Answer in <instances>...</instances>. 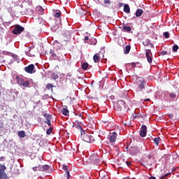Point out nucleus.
<instances>
[{
    "instance_id": "obj_1",
    "label": "nucleus",
    "mask_w": 179,
    "mask_h": 179,
    "mask_svg": "<svg viewBox=\"0 0 179 179\" xmlns=\"http://www.w3.org/2000/svg\"><path fill=\"white\" fill-rule=\"evenodd\" d=\"M81 139L87 143H93L94 142V137L90 133H86L85 130L81 131Z\"/></svg>"
},
{
    "instance_id": "obj_2",
    "label": "nucleus",
    "mask_w": 179,
    "mask_h": 179,
    "mask_svg": "<svg viewBox=\"0 0 179 179\" xmlns=\"http://www.w3.org/2000/svg\"><path fill=\"white\" fill-rule=\"evenodd\" d=\"M136 83L138 88L136 89V93H139V92H142L145 89V86L146 85V81L143 78H138L136 80Z\"/></svg>"
},
{
    "instance_id": "obj_3",
    "label": "nucleus",
    "mask_w": 179,
    "mask_h": 179,
    "mask_svg": "<svg viewBox=\"0 0 179 179\" xmlns=\"http://www.w3.org/2000/svg\"><path fill=\"white\" fill-rule=\"evenodd\" d=\"M127 108V103L123 100H119L117 103L115 105V110L117 111H122Z\"/></svg>"
},
{
    "instance_id": "obj_4",
    "label": "nucleus",
    "mask_w": 179,
    "mask_h": 179,
    "mask_svg": "<svg viewBox=\"0 0 179 179\" xmlns=\"http://www.w3.org/2000/svg\"><path fill=\"white\" fill-rule=\"evenodd\" d=\"M6 170V166L5 165L0 164V179H8L9 176L5 173Z\"/></svg>"
},
{
    "instance_id": "obj_5",
    "label": "nucleus",
    "mask_w": 179,
    "mask_h": 179,
    "mask_svg": "<svg viewBox=\"0 0 179 179\" xmlns=\"http://www.w3.org/2000/svg\"><path fill=\"white\" fill-rule=\"evenodd\" d=\"M23 31H24V27L17 24L15 25V27H14L13 30L12 31L13 34H20L21 33H23Z\"/></svg>"
},
{
    "instance_id": "obj_6",
    "label": "nucleus",
    "mask_w": 179,
    "mask_h": 179,
    "mask_svg": "<svg viewBox=\"0 0 179 179\" xmlns=\"http://www.w3.org/2000/svg\"><path fill=\"white\" fill-rule=\"evenodd\" d=\"M34 64H29V66H26L24 70L27 73H36V69H34Z\"/></svg>"
},
{
    "instance_id": "obj_7",
    "label": "nucleus",
    "mask_w": 179,
    "mask_h": 179,
    "mask_svg": "<svg viewBox=\"0 0 179 179\" xmlns=\"http://www.w3.org/2000/svg\"><path fill=\"white\" fill-rule=\"evenodd\" d=\"M148 133V127L146 125H143L141 128V131H140V136L142 138H145L146 136V134Z\"/></svg>"
},
{
    "instance_id": "obj_8",
    "label": "nucleus",
    "mask_w": 179,
    "mask_h": 179,
    "mask_svg": "<svg viewBox=\"0 0 179 179\" xmlns=\"http://www.w3.org/2000/svg\"><path fill=\"white\" fill-rule=\"evenodd\" d=\"M96 154H94L90 157V160L92 161L94 166H99V163H100V159L99 158H96Z\"/></svg>"
},
{
    "instance_id": "obj_9",
    "label": "nucleus",
    "mask_w": 179,
    "mask_h": 179,
    "mask_svg": "<svg viewBox=\"0 0 179 179\" xmlns=\"http://www.w3.org/2000/svg\"><path fill=\"white\" fill-rule=\"evenodd\" d=\"M73 128H77V129H79L80 134H82V131H85L82 129V126H80V122L76 121L73 123Z\"/></svg>"
},
{
    "instance_id": "obj_10",
    "label": "nucleus",
    "mask_w": 179,
    "mask_h": 179,
    "mask_svg": "<svg viewBox=\"0 0 179 179\" xmlns=\"http://www.w3.org/2000/svg\"><path fill=\"white\" fill-rule=\"evenodd\" d=\"M100 59H101V57L99 55V54H95L93 57V60L95 64H99L100 62Z\"/></svg>"
},
{
    "instance_id": "obj_11",
    "label": "nucleus",
    "mask_w": 179,
    "mask_h": 179,
    "mask_svg": "<svg viewBox=\"0 0 179 179\" xmlns=\"http://www.w3.org/2000/svg\"><path fill=\"white\" fill-rule=\"evenodd\" d=\"M36 12L38 13V15H44V8L38 6L36 7Z\"/></svg>"
},
{
    "instance_id": "obj_12",
    "label": "nucleus",
    "mask_w": 179,
    "mask_h": 179,
    "mask_svg": "<svg viewBox=\"0 0 179 179\" xmlns=\"http://www.w3.org/2000/svg\"><path fill=\"white\" fill-rule=\"evenodd\" d=\"M117 139V133L113 132L110 136V142H115Z\"/></svg>"
},
{
    "instance_id": "obj_13",
    "label": "nucleus",
    "mask_w": 179,
    "mask_h": 179,
    "mask_svg": "<svg viewBox=\"0 0 179 179\" xmlns=\"http://www.w3.org/2000/svg\"><path fill=\"white\" fill-rule=\"evenodd\" d=\"M143 45L148 47V45H150L151 48H155V45H153L152 43H150V41L149 40H145L143 42Z\"/></svg>"
},
{
    "instance_id": "obj_14",
    "label": "nucleus",
    "mask_w": 179,
    "mask_h": 179,
    "mask_svg": "<svg viewBox=\"0 0 179 179\" xmlns=\"http://www.w3.org/2000/svg\"><path fill=\"white\" fill-rule=\"evenodd\" d=\"M142 13H143V10L138 8L136 11V17H140V16H142Z\"/></svg>"
},
{
    "instance_id": "obj_15",
    "label": "nucleus",
    "mask_w": 179,
    "mask_h": 179,
    "mask_svg": "<svg viewBox=\"0 0 179 179\" xmlns=\"http://www.w3.org/2000/svg\"><path fill=\"white\" fill-rule=\"evenodd\" d=\"M124 12L126 13H131V8H129V5L125 4L124 6Z\"/></svg>"
},
{
    "instance_id": "obj_16",
    "label": "nucleus",
    "mask_w": 179,
    "mask_h": 179,
    "mask_svg": "<svg viewBox=\"0 0 179 179\" xmlns=\"http://www.w3.org/2000/svg\"><path fill=\"white\" fill-rule=\"evenodd\" d=\"M66 108H63L62 113L63 115H69V110H68V108L65 106Z\"/></svg>"
},
{
    "instance_id": "obj_17",
    "label": "nucleus",
    "mask_w": 179,
    "mask_h": 179,
    "mask_svg": "<svg viewBox=\"0 0 179 179\" xmlns=\"http://www.w3.org/2000/svg\"><path fill=\"white\" fill-rule=\"evenodd\" d=\"M43 117L46 120L45 121H51V120H52V116H51V115L48 113L43 114Z\"/></svg>"
},
{
    "instance_id": "obj_18",
    "label": "nucleus",
    "mask_w": 179,
    "mask_h": 179,
    "mask_svg": "<svg viewBox=\"0 0 179 179\" xmlns=\"http://www.w3.org/2000/svg\"><path fill=\"white\" fill-rule=\"evenodd\" d=\"M18 136L19 138H26V132L24 131H19Z\"/></svg>"
},
{
    "instance_id": "obj_19",
    "label": "nucleus",
    "mask_w": 179,
    "mask_h": 179,
    "mask_svg": "<svg viewBox=\"0 0 179 179\" xmlns=\"http://www.w3.org/2000/svg\"><path fill=\"white\" fill-rule=\"evenodd\" d=\"M145 57H153V55L152 54V50H150V49L145 50Z\"/></svg>"
},
{
    "instance_id": "obj_20",
    "label": "nucleus",
    "mask_w": 179,
    "mask_h": 179,
    "mask_svg": "<svg viewBox=\"0 0 179 179\" xmlns=\"http://www.w3.org/2000/svg\"><path fill=\"white\" fill-rule=\"evenodd\" d=\"M16 79L17 80V83L18 85H20V86H22V85H23V82L24 81V80H23V78L19 77V76H17L16 77Z\"/></svg>"
},
{
    "instance_id": "obj_21",
    "label": "nucleus",
    "mask_w": 179,
    "mask_h": 179,
    "mask_svg": "<svg viewBox=\"0 0 179 179\" xmlns=\"http://www.w3.org/2000/svg\"><path fill=\"white\" fill-rule=\"evenodd\" d=\"M123 30L124 31H127V33H129L132 29L131 27L127 26V25H123Z\"/></svg>"
},
{
    "instance_id": "obj_22",
    "label": "nucleus",
    "mask_w": 179,
    "mask_h": 179,
    "mask_svg": "<svg viewBox=\"0 0 179 179\" xmlns=\"http://www.w3.org/2000/svg\"><path fill=\"white\" fill-rule=\"evenodd\" d=\"M34 13V10H31V8H27L26 10V15H29V16H31Z\"/></svg>"
},
{
    "instance_id": "obj_23",
    "label": "nucleus",
    "mask_w": 179,
    "mask_h": 179,
    "mask_svg": "<svg viewBox=\"0 0 179 179\" xmlns=\"http://www.w3.org/2000/svg\"><path fill=\"white\" fill-rule=\"evenodd\" d=\"M90 43L91 44V45H96V44H97V40L94 38H92L90 40Z\"/></svg>"
},
{
    "instance_id": "obj_24",
    "label": "nucleus",
    "mask_w": 179,
    "mask_h": 179,
    "mask_svg": "<svg viewBox=\"0 0 179 179\" xmlns=\"http://www.w3.org/2000/svg\"><path fill=\"white\" fill-rule=\"evenodd\" d=\"M129 51H131V45H127L124 48V54H129Z\"/></svg>"
},
{
    "instance_id": "obj_25",
    "label": "nucleus",
    "mask_w": 179,
    "mask_h": 179,
    "mask_svg": "<svg viewBox=\"0 0 179 179\" xmlns=\"http://www.w3.org/2000/svg\"><path fill=\"white\" fill-rule=\"evenodd\" d=\"M129 152L132 155H135L136 153V148L134 147H130L129 148Z\"/></svg>"
},
{
    "instance_id": "obj_26",
    "label": "nucleus",
    "mask_w": 179,
    "mask_h": 179,
    "mask_svg": "<svg viewBox=\"0 0 179 179\" xmlns=\"http://www.w3.org/2000/svg\"><path fill=\"white\" fill-rule=\"evenodd\" d=\"M34 171H42V166L41 165H38L37 166H34L32 169Z\"/></svg>"
},
{
    "instance_id": "obj_27",
    "label": "nucleus",
    "mask_w": 179,
    "mask_h": 179,
    "mask_svg": "<svg viewBox=\"0 0 179 179\" xmlns=\"http://www.w3.org/2000/svg\"><path fill=\"white\" fill-rule=\"evenodd\" d=\"M169 97L172 100H176L177 99V95H176V93L172 92L169 94Z\"/></svg>"
},
{
    "instance_id": "obj_28",
    "label": "nucleus",
    "mask_w": 179,
    "mask_h": 179,
    "mask_svg": "<svg viewBox=\"0 0 179 179\" xmlns=\"http://www.w3.org/2000/svg\"><path fill=\"white\" fill-rule=\"evenodd\" d=\"M58 78H59V76H58V73H52V78L54 80H57V79H58Z\"/></svg>"
},
{
    "instance_id": "obj_29",
    "label": "nucleus",
    "mask_w": 179,
    "mask_h": 179,
    "mask_svg": "<svg viewBox=\"0 0 179 179\" xmlns=\"http://www.w3.org/2000/svg\"><path fill=\"white\" fill-rule=\"evenodd\" d=\"M88 68H89V64L83 63L82 64V69H83V71H86V69H87Z\"/></svg>"
},
{
    "instance_id": "obj_30",
    "label": "nucleus",
    "mask_w": 179,
    "mask_h": 179,
    "mask_svg": "<svg viewBox=\"0 0 179 179\" xmlns=\"http://www.w3.org/2000/svg\"><path fill=\"white\" fill-rule=\"evenodd\" d=\"M48 170H50V166L45 164L42 166V171H47Z\"/></svg>"
},
{
    "instance_id": "obj_31",
    "label": "nucleus",
    "mask_w": 179,
    "mask_h": 179,
    "mask_svg": "<svg viewBox=\"0 0 179 179\" xmlns=\"http://www.w3.org/2000/svg\"><path fill=\"white\" fill-rule=\"evenodd\" d=\"M159 142H160V137L154 138V143H155L157 146H159Z\"/></svg>"
},
{
    "instance_id": "obj_32",
    "label": "nucleus",
    "mask_w": 179,
    "mask_h": 179,
    "mask_svg": "<svg viewBox=\"0 0 179 179\" xmlns=\"http://www.w3.org/2000/svg\"><path fill=\"white\" fill-rule=\"evenodd\" d=\"M29 85H30V83L29 81H24L21 86H23L24 87H29Z\"/></svg>"
},
{
    "instance_id": "obj_33",
    "label": "nucleus",
    "mask_w": 179,
    "mask_h": 179,
    "mask_svg": "<svg viewBox=\"0 0 179 179\" xmlns=\"http://www.w3.org/2000/svg\"><path fill=\"white\" fill-rule=\"evenodd\" d=\"M52 129H54V128L52 127H50L47 131H46V134L47 135H51L52 132Z\"/></svg>"
},
{
    "instance_id": "obj_34",
    "label": "nucleus",
    "mask_w": 179,
    "mask_h": 179,
    "mask_svg": "<svg viewBox=\"0 0 179 179\" xmlns=\"http://www.w3.org/2000/svg\"><path fill=\"white\" fill-rule=\"evenodd\" d=\"M53 87H54V85H52V84H47L46 85V89H48V90H51L52 92Z\"/></svg>"
},
{
    "instance_id": "obj_35",
    "label": "nucleus",
    "mask_w": 179,
    "mask_h": 179,
    "mask_svg": "<svg viewBox=\"0 0 179 179\" xmlns=\"http://www.w3.org/2000/svg\"><path fill=\"white\" fill-rule=\"evenodd\" d=\"M172 51H173V52H177V51H178V46L177 45H174L172 48Z\"/></svg>"
},
{
    "instance_id": "obj_36",
    "label": "nucleus",
    "mask_w": 179,
    "mask_h": 179,
    "mask_svg": "<svg viewBox=\"0 0 179 179\" xmlns=\"http://www.w3.org/2000/svg\"><path fill=\"white\" fill-rule=\"evenodd\" d=\"M145 57L147 58L148 62H149V64H152L153 61L152 56H145Z\"/></svg>"
},
{
    "instance_id": "obj_37",
    "label": "nucleus",
    "mask_w": 179,
    "mask_h": 179,
    "mask_svg": "<svg viewBox=\"0 0 179 179\" xmlns=\"http://www.w3.org/2000/svg\"><path fill=\"white\" fill-rule=\"evenodd\" d=\"M50 54H51L52 58H54L55 59H56V58H57V54H55V52H54V50H50Z\"/></svg>"
},
{
    "instance_id": "obj_38",
    "label": "nucleus",
    "mask_w": 179,
    "mask_h": 179,
    "mask_svg": "<svg viewBox=\"0 0 179 179\" xmlns=\"http://www.w3.org/2000/svg\"><path fill=\"white\" fill-rule=\"evenodd\" d=\"M163 36L165 37V38H169L170 37V34L169 32H164Z\"/></svg>"
},
{
    "instance_id": "obj_39",
    "label": "nucleus",
    "mask_w": 179,
    "mask_h": 179,
    "mask_svg": "<svg viewBox=\"0 0 179 179\" xmlns=\"http://www.w3.org/2000/svg\"><path fill=\"white\" fill-rule=\"evenodd\" d=\"M103 3L105 5H108V6L111 5V1L110 0H104Z\"/></svg>"
},
{
    "instance_id": "obj_40",
    "label": "nucleus",
    "mask_w": 179,
    "mask_h": 179,
    "mask_svg": "<svg viewBox=\"0 0 179 179\" xmlns=\"http://www.w3.org/2000/svg\"><path fill=\"white\" fill-rule=\"evenodd\" d=\"M61 11H58L57 13H55V17H61Z\"/></svg>"
},
{
    "instance_id": "obj_41",
    "label": "nucleus",
    "mask_w": 179,
    "mask_h": 179,
    "mask_svg": "<svg viewBox=\"0 0 179 179\" xmlns=\"http://www.w3.org/2000/svg\"><path fill=\"white\" fill-rule=\"evenodd\" d=\"M170 174H171V173H166L165 175L162 176L160 179H164V178H166V177H169V176H170Z\"/></svg>"
},
{
    "instance_id": "obj_42",
    "label": "nucleus",
    "mask_w": 179,
    "mask_h": 179,
    "mask_svg": "<svg viewBox=\"0 0 179 179\" xmlns=\"http://www.w3.org/2000/svg\"><path fill=\"white\" fill-rule=\"evenodd\" d=\"M63 170L66 171V173H69V170L68 169V166L66 165H63Z\"/></svg>"
},
{
    "instance_id": "obj_43",
    "label": "nucleus",
    "mask_w": 179,
    "mask_h": 179,
    "mask_svg": "<svg viewBox=\"0 0 179 179\" xmlns=\"http://www.w3.org/2000/svg\"><path fill=\"white\" fill-rule=\"evenodd\" d=\"M45 124H47L48 127H51V120L45 121Z\"/></svg>"
},
{
    "instance_id": "obj_44",
    "label": "nucleus",
    "mask_w": 179,
    "mask_h": 179,
    "mask_svg": "<svg viewBox=\"0 0 179 179\" xmlns=\"http://www.w3.org/2000/svg\"><path fill=\"white\" fill-rule=\"evenodd\" d=\"M162 55H167V52L166 50L162 51L161 52Z\"/></svg>"
},
{
    "instance_id": "obj_45",
    "label": "nucleus",
    "mask_w": 179,
    "mask_h": 179,
    "mask_svg": "<svg viewBox=\"0 0 179 179\" xmlns=\"http://www.w3.org/2000/svg\"><path fill=\"white\" fill-rule=\"evenodd\" d=\"M126 164L128 166V167H129V166H131V164H132V162H126Z\"/></svg>"
},
{
    "instance_id": "obj_46",
    "label": "nucleus",
    "mask_w": 179,
    "mask_h": 179,
    "mask_svg": "<svg viewBox=\"0 0 179 179\" xmlns=\"http://www.w3.org/2000/svg\"><path fill=\"white\" fill-rule=\"evenodd\" d=\"M0 162H5V157H1Z\"/></svg>"
},
{
    "instance_id": "obj_47",
    "label": "nucleus",
    "mask_w": 179,
    "mask_h": 179,
    "mask_svg": "<svg viewBox=\"0 0 179 179\" xmlns=\"http://www.w3.org/2000/svg\"><path fill=\"white\" fill-rule=\"evenodd\" d=\"M66 177L68 179H69V178L71 177V175H69V172H66Z\"/></svg>"
},
{
    "instance_id": "obj_48",
    "label": "nucleus",
    "mask_w": 179,
    "mask_h": 179,
    "mask_svg": "<svg viewBox=\"0 0 179 179\" xmlns=\"http://www.w3.org/2000/svg\"><path fill=\"white\" fill-rule=\"evenodd\" d=\"M131 66H132L133 68H136V64H135V63H131Z\"/></svg>"
},
{
    "instance_id": "obj_49",
    "label": "nucleus",
    "mask_w": 179,
    "mask_h": 179,
    "mask_svg": "<svg viewBox=\"0 0 179 179\" xmlns=\"http://www.w3.org/2000/svg\"><path fill=\"white\" fill-rule=\"evenodd\" d=\"M71 76H72V74L71 73H68L66 77L71 78Z\"/></svg>"
},
{
    "instance_id": "obj_50",
    "label": "nucleus",
    "mask_w": 179,
    "mask_h": 179,
    "mask_svg": "<svg viewBox=\"0 0 179 179\" xmlns=\"http://www.w3.org/2000/svg\"><path fill=\"white\" fill-rule=\"evenodd\" d=\"M85 41H87V40H89V36H85Z\"/></svg>"
},
{
    "instance_id": "obj_51",
    "label": "nucleus",
    "mask_w": 179,
    "mask_h": 179,
    "mask_svg": "<svg viewBox=\"0 0 179 179\" xmlns=\"http://www.w3.org/2000/svg\"><path fill=\"white\" fill-rule=\"evenodd\" d=\"M169 117H171V118H173V117H174V115H173V114H169Z\"/></svg>"
},
{
    "instance_id": "obj_52",
    "label": "nucleus",
    "mask_w": 179,
    "mask_h": 179,
    "mask_svg": "<svg viewBox=\"0 0 179 179\" xmlns=\"http://www.w3.org/2000/svg\"><path fill=\"white\" fill-rule=\"evenodd\" d=\"M144 101H150V99H144Z\"/></svg>"
},
{
    "instance_id": "obj_53",
    "label": "nucleus",
    "mask_w": 179,
    "mask_h": 179,
    "mask_svg": "<svg viewBox=\"0 0 179 179\" xmlns=\"http://www.w3.org/2000/svg\"><path fill=\"white\" fill-rule=\"evenodd\" d=\"M76 115H78V117H82V113H79V114H75Z\"/></svg>"
},
{
    "instance_id": "obj_54",
    "label": "nucleus",
    "mask_w": 179,
    "mask_h": 179,
    "mask_svg": "<svg viewBox=\"0 0 179 179\" xmlns=\"http://www.w3.org/2000/svg\"><path fill=\"white\" fill-rule=\"evenodd\" d=\"M149 179H156V178H155V176H152V177H150Z\"/></svg>"
},
{
    "instance_id": "obj_55",
    "label": "nucleus",
    "mask_w": 179,
    "mask_h": 179,
    "mask_svg": "<svg viewBox=\"0 0 179 179\" xmlns=\"http://www.w3.org/2000/svg\"><path fill=\"white\" fill-rule=\"evenodd\" d=\"M106 7H107L108 6L107 5H105Z\"/></svg>"
},
{
    "instance_id": "obj_56",
    "label": "nucleus",
    "mask_w": 179,
    "mask_h": 179,
    "mask_svg": "<svg viewBox=\"0 0 179 179\" xmlns=\"http://www.w3.org/2000/svg\"><path fill=\"white\" fill-rule=\"evenodd\" d=\"M1 91H0V96H1Z\"/></svg>"
},
{
    "instance_id": "obj_57",
    "label": "nucleus",
    "mask_w": 179,
    "mask_h": 179,
    "mask_svg": "<svg viewBox=\"0 0 179 179\" xmlns=\"http://www.w3.org/2000/svg\"><path fill=\"white\" fill-rule=\"evenodd\" d=\"M136 117H138V116H135V118H136Z\"/></svg>"
}]
</instances>
